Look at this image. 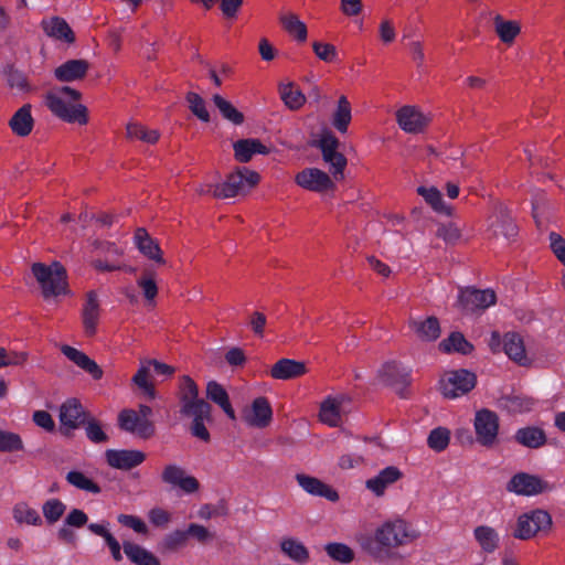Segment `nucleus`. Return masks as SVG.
Masks as SVG:
<instances>
[{
  "mask_svg": "<svg viewBox=\"0 0 565 565\" xmlns=\"http://www.w3.org/2000/svg\"><path fill=\"white\" fill-rule=\"evenodd\" d=\"M437 236L448 244H456L461 237V228L452 222L441 224L437 230Z\"/></svg>",
  "mask_w": 565,
  "mask_h": 565,
  "instance_id": "052dcab7",
  "label": "nucleus"
},
{
  "mask_svg": "<svg viewBox=\"0 0 565 565\" xmlns=\"http://www.w3.org/2000/svg\"><path fill=\"white\" fill-rule=\"evenodd\" d=\"M381 381L393 387L399 395H404V391L409 386L412 379L409 372L401 369L396 362H386L379 371Z\"/></svg>",
  "mask_w": 565,
  "mask_h": 565,
  "instance_id": "dca6fc26",
  "label": "nucleus"
},
{
  "mask_svg": "<svg viewBox=\"0 0 565 565\" xmlns=\"http://www.w3.org/2000/svg\"><path fill=\"white\" fill-rule=\"evenodd\" d=\"M32 274L41 286L44 298L68 294L66 269L58 262L49 266L43 263H34Z\"/></svg>",
  "mask_w": 565,
  "mask_h": 565,
  "instance_id": "f03ea898",
  "label": "nucleus"
},
{
  "mask_svg": "<svg viewBox=\"0 0 565 565\" xmlns=\"http://www.w3.org/2000/svg\"><path fill=\"white\" fill-rule=\"evenodd\" d=\"M243 417L249 426L258 428L267 427L273 418L270 403L264 396L255 398L250 408L244 412Z\"/></svg>",
  "mask_w": 565,
  "mask_h": 565,
  "instance_id": "a211bd4d",
  "label": "nucleus"
},
{
  "mask_svg": "<svg viewBox=\"0 0 565 565\" xmlns=\"http://www.w3.org/2000/svg\"><path fill=\"white\" fill-rule=\"evenodd\" d=\"M100 316V305L96 291L90 290L86 294V299L82 309V322L84 332L87 337L95 335Z\"/></svg>",
  "mask_w": 565,
  "mask_h": 565,
  "instance_id": "aec40b11",
  "label": "nucleus"
},
{
  "mask_svg": "<svg viewBox=\"0 0 565 565\" xmlns=\"http://www.w3.org/2000/svg\"><path fill=\"white\" fill-rule=\"evenodd\" d=\"M126 130L129 139L141 140L147 143H156L160 137L158 130L148 129L142 125L134 122L128 124Z\"/></svg>",
  "mask_w": 565,
  "mask_h": 565,
  "instance_id": "49530a36",
  "label": "nucleus"
},
{
  "mask_svg": "<svg viewBox=\"0 0 565 565\" xmlns=\"http://www.w3.org/2000/svg\"><path fill=\"white\" fill-rule=\"evenodd\" d=\"M234 157L238 162L246 163L250 161L255 153L266 154L269 152L268 148L263 145L258 139H241L234 145Z\"/></svg>",
  "mask_w": 565,
  "mask_h": 565,
  "instance_id": "7c9ffc66",
  "label": "nucleus"
},
{
  "mask_svg": "<svg viewBox=\"0 0 565 565\" xmlns=\"http://www.w3.org/2000/svg\"><path fill=\"white\" fill-rule=\"evenodd\" d=\"M514 439L518 444L532 449H537L546 444L544 430L534 426L518 429Z\"/></svg>",
  "mask_w": 565,
  "mask_h": 565,
  "instance_id": "f704fd0d",
  "label": "nucleus"
},
{
  "mask_svg": "<svg viewBox=\"0 0 565 565\" xmlns=\"http://www.w3.org/2000/svg\"><path fill=\"white\" fill-rule=\"evenodd\" d=\"M497 301L495 292L492 289H476L467 287L460 290L459 302L461 307L470 312L484 310Z\"/></svg>",
  "mask_w": 565,
  "mask_h": 565,
  "instance_id": "ddd939ff",
  "label": "nucleus"
},
{
  "mask_svg": "<svg viewBox=\"0 0 565 565\" xmlns=\"http://www.w3.org/2000/svg\"><path fill=\"white\" fill-rule=\"evenodd\" d=\"M473 535L484 553H493L500 543L498 532L488 525H479L473 530Z\"/></svg>",
  "mask_w": 565,
  "mask_h": 565,
  "instance_id": "58836bf2",
  "label": "nucleus"
},
{
  "mask_svg": "<svg viewBox=\"0 0 565 565\" xmlns=\"http://www.w3.org/2000/svg\"><path fill=\"white\" fill-rule=\"evenodd\" d=\"M507 490L509 492L529 497L550 490V486L546 481L536 476L529 475L526 472H519L508 482Z\"/></svg>",
  "mask_w": 565,
  "mask_h": 565,
  "instance_id": "f8f14e48",
  "label": "nucleus"
},
{
  "mask_svg": "<svg viewBox=\"0 0 565 565\" xmlns=\"http://www.w3.org/2000/svg\"><path fill=\"white\" fill-rule=\"evenodd\" d=\"M178 396L181 404V414L192 413V411L198 409L201 403H207L199 397V387L189 375H183L180 379Z\"/></svg>",
  "mask_w": 565,
  "mask_h": 565,
  "instance_id": "6ab92c4d",
  "label": "nucleus"
},
{
  "mask_svg": "<svg viewBox=\"0 0 565 565\" xmlns=\"http://www.w3.org/2000/svg\"><path fill=\"white\" fill-rule=\"evenodd\" d=\"M318 147L321 150L322 158L339 152V139L330 131L321 135Z\"/></svg>",
  "mask_w": 565,
  "mask_h": 565,
  "instance_id": "e2e57ef3",
  "label": "nucleus"
},
{
  "mask_svg": "<svg viewBox=\"0 0 565 565\" xmlns=\"http://www.w3.org/2000/svg\"><path fill=\"white\" fill-rule=\"evenodd\" d=\"M279 22L284 30L297 41L305 42L307 40V26L295 13L280 14Z\"/></svg>",
  "mask_w": 565,
  "mask_h": 565,
  "instance_id": "79ce46f5",
  "label": "nucleus"
},
{
  "mask_svg": "<svg viewBox=\"0 0 565 565\" xmlns=\"http://www.w3.org/2000/svg\"><path fill=\"white\" fill-rule=\"evenodd\" d=\"M398 126L408 134H420L430 122V117L415 106H403L396 111Z\"/></svg>",
  "mask_w": 565,
  "mask_h": 565,
  "instance_id": "4468645a",
  "label": "nucleus"
},
{
  "mask_svg": "<svg viewBox=\"0 0 565 565\" xmlns=\"http://www.w3.org/2000/svg\"><path fill=\"white\" fill-rule=\"evenodd\" d=\"M118 425L122 430L148 439L154 435V424L150 419L140 418L134 409H124L118 415Z\"/></svg>",
  "mask_w": 565,
  "mask_h": 565,
  "instance_id": "9b49d317",
  "label": "nucleus"
},
{
  "mask_svg": "<svg viewBox=\"0 0 565 565\" xmlns=\"http://www.w3.org/2000/svg\"><path fill=\"white\" fill-rule=\"evenodd\" d=\"M347 399L345 395H339L323 401L320 406V420L329 426H338L341 422V407Z\"/></svg>",
  "mask_w": 565,
  "mask_h": 565,
  "instance_id": "c756f323",
  "label": "nucleus"
},
{
  "mask_svg": "<svg viewBox=\"0 0 565 565\" xmlns=\"http://www.w3.org/2000/svg\"><path fill=\"white\" fill-rule=\"evenodd\" d=\"M87 438L95 444L106 443L108 436L103 430L100 423L94 417L88 416L84 423Z\"/></svg>",
  "mask_w": 565,
  "mask_h": 565,
  "instance_id": "4d7b16f0",
  "label": "nucleus"
},
{
  "mask_svg": "<svg viewBox=\"0 0 565 565\" xmlns=\"http://www.w3.org/2000/svg\"><path fill=\"white\" fill-rule=\"evenodd\" d=\"M295 182L308 191L323 193L334 189L331 177L317 168H306L298 172Z\"/></svg>",
  "mask_w": 565,
  "mask_h": 565,
  "instance_id": "9d476101",
  "label": "nucleus"
},
{
  "mask_svg": "<svg viewBox=\"0 0 565 565\" xmlns=\"http://www.w3.org/2000/svg\"><path fill=\"white\" fill-rule=\"evenodd\" d=\"M503 350L507 355L518 363L519 365H527L529 359L525 352V347L522 337L515 332H508L504 334L503 340Z\"/></svg>",
  "mask_w": 565,
  "mask_h": 565,
  "instance_id": "bb28decb",
  "label": "nucleus"
},
{
  "mask_svg": "<svg viewBox=\"0 0 565 565\" xmlns=\"http://www.w3.org/2000/svg\"><path fill=\"white\" fill-rule=\"evenodd\" d=\"M487 237L495 239L504 237L505 239L514 238L519 228L515 224L510 211L503 204L493 205L492 212L487 217Z\"/></svg>",
  "mask_w": 565,
  "mask_h": 565,
  "instance_id": "39448f33",
  "label": "nucleus"
},
{
  "mask_svg": "<svg viewBox=\"0 0 565 565\" xmlns=\"http://www.w3.org/2000/svg\"><path fill=\"white\" fill-rule=\"evenodd\" d=\"M6 75L8 85L11 88H17L20 92H25L29 89L25 75L22 72L15 70L13 66H8L6 70Z\"/></svg>",
  "mask_w": 565,
  "mask_h": 565,
  "instance_id": "680f3d73",
  "label": "nucleus"
},
{
  "mask_svg": "<svg viewBox=\"0 0 565 565\" xmlns=\"http://www.w3.org/2000/svg\"><path fill=\"white\" fill-rule=\"evenodd\" d=\"M260 177L257 172L248 168H239L231 173L226 181L216 184L213 191V198L230 199L239 194H244L249 189L258 184Z\"/></svg>",
  "mask_w": 565,
  "mask_h": 565,
  "instance_id": "7ed1b4c3",
  "label": "nucleus"
},
{
  "mask_svg": "<svg viewBox=\"0 0 565 565\" xmlns=\"http://www.w3.org/2000/svg\"><path fill=\"white\" fill-rule=\"evenodd\" d=\"M28 361V353L8 351L0 347V369L11 365H23Z\"/></svg>",
  "mask_w": 565,
  "mask_h": 565,
  "instance_id": "bf43d9fd",
  "label": "nucleus"
},
{
  "mask_svg": "<svg viewBox=\"0 0 565 565\" xmlns=\"http://www.w3.org/2000/svg\"><path fill=\"white\" fill-rule=\"evenodd\" d=\"M14 519L19 523H26L32 525H40L42 523V519L38 511L33 508H30L26 504H18L13 510Z\"/></svg>",
  "mask_w": 565,
  "mask_h": 565,
  "instance_id": "3c124183",
  "label": "nucleus"
},
{
  "mask_svg": "<svg viewBox=\"0 0 565 565\" xmlns=\"http://www.w3.org/2000/svg\"><path fill=\"white\" fill-rule=\"evenodd\" d=\"M44 32L56 40L64 41L66 43H74L75 34L68 23L58 17L51 18L47 21L42 22Z\"/></svg>",
  "mask_w": 565,
  "mask_h": 565,
  "instance_id": "2f4dec72",
  "label": "nucleus"
},
{
  "mask_svg": "<svg viewBox=\"0 0 565 565\" xmlns=\"http://www.w3.org/2000/svg\"><path fill=\"white\" fill-rule=\"evenodd\" d=\"M213 103L225 119L235 125L243 124L244 115L221 95H214Z\"/></svg>",
  "mask_w": 565,
  "mask_h": 565,
  "instance_id": "a18cd8bd",
  "label": "nucleus"
},
{
  "mask_svg": "<svg viewBox=\"0 0 565 565\" xmlns=\"http://www.w3.org/2000/svg\"><path fill=\"white\" fill-rule=\"evenodd\" d=\"M552 526V518L544 510H533L518 518L513 536L519 540H530L541 532H547Z\"/></svg>",
  "mask_w": 565,
  "mask_h": 565,
  "instance_id": "20e7f679",
  "label": "nucleus"
},
{
  "mask_svg": "<svg viewBox=\"0 0 565 565\" xmlns=\"http://www.w3.org/2000/svg\"><path fill=\"white\" fill-rule=\"evenodd\" d=\"M278 90L285 106L288 107L290 110H298L306 103V96L296 86L295 83H282L279 85Z\"/></svg>",
  "mask_w": 565,
  "mask_h": 565,
  "instance_id": "ea45409f",
  "label": "nucleus"
},
{
  "mask_svg": "<svg viewBox=\"0 0 565 565\" xmlns=\"http://www.w3.org/2000/svg\"><path fill=\"white\" fill-rule=\"evenodd\" d=\"M89 70L86 60H70L55 68V77L61 82H73L85 77Z\"/></svg>",
  "mask_w": 565,
  "mask_h": 565,
  "instance_id": "a878e982",
  "label": "nucleus"
},
{
  "mask_svg": "<svg viewBox=\"0 0 565 565\" xmlns=\"http://www.w3.org/2000/svg\"><path fill=\"white\" fill-rule=\"evenodd\" d=\"M312 49L315 54L324 62H333L337 58V49L333 44L322 43V42H313Z\"/></svg>",
  "mask_w": 565,
  "mask_h": 565,
  "instance_id": "0e129e2a",
  "label": "nucleus"
},
{
  "mask_svg": "<svg viewBox=\"0 0 565 565\" xmlns=\"http://www.w3.org/2000/svg\"><path fill=\"white\" fill-rule=\"evenodd\" d=\"M66 481L74 486L77 489L90 492V493H99L102 491L100 487L94 482L92 479L87 478L81 471H70L66 475Z\"/></svg>",
  "mask_w": 565,
  "mask_h": 565,
  "instance_id": "de8ad7c7",
  "label": "nucleus"
},
{
  "mask_svg": "<svg viewBox=\"0 0 565 565\" xmlns=\"http://www.w3.org/2000/svg\"><path fill=\"white\" fill-rule=\"evenodd\" d=\"M88 416L78 399H67L60 408V431L65 436L71 435L73 430L84 425Z\"/></svg>",
  "mask_w": 565,
  "mask_h": 565,
  "instance_id": "1a4fd4ad",
  "label": "nucleus"
},
{
  "mask_svg": "<svg viewBox=\"0 0 565 565\" xmlns=\"http://www.w3.org/2000/svg\"><path fill=\"white\" fill-rule=\"evenodd\" d=\"M62 95L72 100H78L81 93L68 86L62 87L58 92H49L45 95V105L57 118L67 122L86 125L88 121L87 108L82 104L70 105Z\"/></svg>",
  "mask_w": 565,
  "mask_h": 565,
  "instance_id": "f257e3e1",
  "label": "nucleus"
},
{
  "mask_svg": "<svg viewBox=\"0 0 565 565\" xmlns=\"http://www.w3.org/2000/svg\"><path fill=\"white\" fill-rule=\"evenodd\" d=\"M296 480L306 492L312 495L326 498L331 502L339 500L338 492L316 477H311L305 473H297Z\"/></svg>",
  "mask_w": 565,
  "mask_h": 565,
  "instance_id": "412c9836",
  "label": "nucleus"
},
{
  "mask_svg": "<svg viewBox=\"0 0 565 565\" xmlns=\"http://www.w3.org/2000/svg\"><path fill=\"white\" fill-rule=\"evenodd\" d=\"M450 439V433L447 428L438 427L430 431L427 444L435 451H443L447 448Z\"/></svg>",
  "mask_w": 565,
  "mask_h": 565,
  "instance_id": "603ef678",
  "label": "nucleus"
},
{
  "mask_svg": "<svg viewBox=\"0 0 565 565\" xmlns=\"http://www.w3.org/2000/svg\"><path fill=\"white\" fill-rule=\"evenodd\" d=\"M122 548L126 556L136 565H160L154 554L138 544L125 542Z\"/></svg>",
  "mask_w": 565,
  "mask_h": 565,
  "instance_id": "c9c22d12",
  "label": "nucleus"
},
{
  "mask_svg": "<svg viewBox=\"0 0 565 565\" xmlns=\"http://www.w3.org/2000/svg\"><path fill=\"white\" fill-rule=\"evenodd\" d=\"M438 347L444 353L458 352L467 355L473 351V345L466 340L463 334L460 332L450 333L449 337L444 339Z\"/></svg>",
  "mask_w": 565,
  "mask_h": 565,
  "instance_id": "a19ab883",
  "label": "nucleus"
},
{
  "mask_svg": "<svg viewBox=\"0 0 565 565\" xmlns=\"http://www.w3.org/2000/svg\"><path fill=\"white\" fill-rule=\"evenodd\" d=\"M477 377L467 370L447 372L440 380V390L445 397L456 398L476 386Z\"/></svg>",
  "mask_w": 565,
  "mask_h": 565,
  "instance_id": "0eeeda50",
  "label": "nucleus"
},
{
  "mask_svg": "<svg viewBox=\"0 0 565 565\" xmlns=\"http://www.w3.org/2000/svg\"><path fill=\"white\" fill-rule=\"evenodd\" d=\"M307 372L303 362L280 359L270 369V376L275 380H291L302 376Z\"/></svg>",
  "mask_w": 565,
  "mask_h": 565,
  "instance_id": "393cba45",
  "label": "nucleus"
},
{
  "mask_svg": "<svg viewBox=\"0 0 565 565\" xmlns=\"http://www.w3.org/2000/svg\"><path fill=\"white\" fill-rule=\"evenodd\" d=\"M164 483L179 487L185 493H194L200 489V482L193 476H188L185 470L177 465H167L161 473Z\"/></svg>",
  "mask_w": 565,
  "mask_h": 565,
  "instance_id": "2eb2a0df",
  "label": "nucleus"
},
{
  "mask_svg": "<svg viewBox=\"0 0 565 565\" xmlns=\"http://www.w3.org/2000/svg\"><path fill=\"white\" fill-rule=\"evenodd\" d=\"M105 458L107 463L115 469L130 470L145 461L146 454L132 449H108L105 452Z\"/></svg>",
  "mask_w": 565,
  "mask_h": 565,
  "instance_id": "f3484780",
  "label": "nucleus"
},
{
  "mask_svg": "<svg viewBox=\"0 0 565 565\" xmlns=\"http://www.w3.org/2000/svg\"><path fill=\"white\" fill-rule=\"evenodd\" d=\"M494 31L500 41L507 45H512L516 36L521 33V24L514 20H504L502 15L497 14L493 19Z\"/></svg>",
  "mask_w": 565,
  "mask_h": 565,
  "instance_id": "473e14b6",
  "label": "nucleus"
},
{
  "mask_svg": "<svg viewBox=\"0 0 565 565\" xmlns=\"http://www.w3.org/2000/svg\"><path fill=\"white\" fill-rule=\"evenodd\" d=\"M31 109L32 106L30 104H25L19 108L9 120V126L14 135L19 137H26L31 134L34 126Z\"/></svg>",
  "mask_w": 565,
  "mask_h": 565,
  "instance_id": "cd10ccee",
  "label": "nucleus"
},
{
  "mask_svg": "<svg viewBox=\"0 0 565 565\" xmlns=\"http://www.w3.org/2000/svg\"><path fill=\"white\" fill-rule=\"evenodd\" d=\"M66 510V505L60 499H50L42 507L43 515L49 524L56 523Z\"/></svg>",
  "mask_w": 565,
  "mask_h": 565,
  "instance_id": "8fccbe9b",
  "label": "nucleus"
},
{
  "mask_svg": "<svg viewBox=\"0 0 565 565\" xmlns=\"http://www.w3.org/2000/svg\"><path fill=\"white\" fill-rule=\"evenodd\" d=\"M211 411L212 407L209 403H201L198 409L192 411V413L182 414L183 416L192 417L191 434L204 443H209L211 439L210 433L204 425L205 422L212 419Z\"/></svg>",
  "mask_w": 565,
  "mask_h": 565,
  "instance_id": "4be33fe9",
  "label": "nucleus"
},
{
  "mask_svg": "<svg viewBox=\"0 0 565 565\" xmlns=\"http://www.w3.org/2000/svg\"><path fill=\"white\" fill-rule=\"evenodd\" d=\"M137 285L141 289L147 301L150 303L154 302V299L158 295V286L152 274H143L137 280Z\"/></svg>",
  "mask_w": 565,
  "mask_h": 565,
  "instance_id": "13d9d810",
  "label": "nucleus"
},
{
  "mask_svg": "<svg viewBox=\"0 0 565 565\" xmlns=\"http://www.w3.org/2000/svg\"><path fill=\"white\" fill-rule=\"evenodd\" d=\"M475 430L477 441L484 447H492L499 433V417L498 415L483 408L477 412L475 417Z\"/></svg>",
  "mask_w": 565,
  "mask_h": 565,
  "instance_id": "6e6552de",
  "label": "nucleus"
},
{
  "mask_svg": "<svg viewBox=\"0 0 565 565\" xmlns=\"http://www.w3.org/2000/svg\"><path fill=\"white\" fill-rule=\"evenodd\" d=\"M188 537L186 531L177 530L166 536L164 546L170 551H174L183 546L186 543Z\"/></svg>",
  "mask_w": 565,
  "mask_h": 565,
  "instance_id": "774afa93",
  "label": "nucleus"
},
{
  "mask_svg": "<svg viewBox=\"0 0 565 565\" xmlns=\"http://www.w3.org/2000/svg\"><path fill=\"white\" fill-rule=\"evenodd\" d=\"M186 102L193 115L204 122L210 121V114L206 109L205 102L199 94L189 92L186 94Z\"/></svg>",
  "mask_w": 565,
  "mask_h": 565,
  "instance_id": "864d4df0",
  "label": "nucleus"
},
{
  "mask_svg": "<svg viewBox=\"0 0 565 565\" xmlns=\"http://www.w3.org/2000/svg\"><path fill=\"white\" fill-rule=\"evenodd\" d=\"M352 120V108L348 98L342 95L338 99L337 108L332 115V125L341 134L348 131Z\"/></svg>",
  "mask_w": 565,
  "mask_h": 565,
  "instance_id": "4c0bfd02",
  "label": "nucleus"
},
{
  "mask_svg": "<svg viewBox=\"0 0 565 565\" xmlns=\"http://www.w3.org/2000/svg\"><path fill=\"white\" fill-rule=\"evenodd\" d=\"M186 532L188 536L194 537L201 544H205L214 539L213 533H211L205 526L198 523H191L188 526Z\"/></svg>",
  "mask_w": 565,
  "mask_h": 565,
  "instance_id": "338daca9",
  "label": "nucleus"
},
{
  "mask_svg": "<svg viewBox=\"0 0 565 565\" xmlns=\"http://www.w3.org/2000/svg\"><path fill=\"white\" fill-rule=\"evenodd\" d=\"M135 242L140 253L143 254L146 257L159 264H164V259L162 258V252L158 243H156L150 237L146 228L139 227L136 230Z\"/></svg>",
  "mask_w": 565,
  "mask_h": 565,
  "instance_id": "c85d7f7f",
  "label": "nucleus"
},
{
  "mask_svg": "<svg viewBox=\"0 0 565 565\" xmlns=\"http://www.w3.org/2000/svg\"><path fill=\"white\" fill-rule=\"evenodd\" d=\"M409 327L422 341L431 342L440 335L439 321L434 316L428 317L424 321L411 320Z\"/></svg>",
  "mask_w": 565,
  "mask_h": 565,
  "instance_id": "72a5a7b5",
  "label": "nucleus"
},
{
  "mask_svg": "<svg viewBox=\"0 0 565 565\" xmlns=\"http://www.w3.org/2000/svg\"><path fill=\"white\" fill-rule=\"evenodd\" d=\"M548 238L553 254L565 266V238L556 232H551Z\"/></svg>",
  "mask_w": 565,
  "mask_h": 565,
  "instance_id": "69168bd1",
  "label": "nucleus"
},
{
  "mask_svg": "<svg viewBox=\"0 0 565 565\" xmlns=\"http://www.w3.org/2000/svg\"><path fill=\"white\" fill-rule=\"evenodd\" d=\"M417 193L425 199V201L436 211L439 213H444L446 215H451L452 209L448 206L443 198L439 190L435 186L431 188H425L419 186L417 188Z\"/></svg>",
  "mask_w": 565,
  "mask_h": 565,
  "instance_id": "37998d69",
  "label": "nucleus"
},
{
  "mask_svg": "<svg viewBox=\"0 0 565 565\" xmlns=\"http://www.w3.org/2000/svg\"><path fill=\"white\" fill-rule=\"evenodd\" d=\"M402 477L403 472L397 467L390 466L381 470L375 477L366 480V488L380 497L384 494L388 486L397 482Z\"/></svg>",
  "mask_w": 565,
  "mask_h": 565,
  "instance_id": "b1692460",
  "label": "nucleus"
},
{
  "mask_svg": "<svg viewBox=\"0 0 565 565\" xmlns=\"http://www.w3.org/2000/svg\"><path fill=\"white\" fill-rule=\"evenodd\" d=\"M327 554L340 563H351L354 559V552L343 543H329L326 545Z\"/></svg>",
  "mask_w": 565,
  "mask_h": 565,
  "instance_id": "09e8293b",
  "label": "nucleus"
},
{
  "mask_svg": "<svg viewBox=\"0 0 565 565\" xmlns=\"http://www.w3.org/2000/svg\"><path fill=\"white\" fill-rule=\"evenodd\" d=\"M409 535L405 522H386L379 527L374 534V543H376L379 547L373 548L370 546V551L372 554L379 555L382 547L394 548L407 543Z\"/></svg>",
  "mask_w": 565,
  "mask_h": 565,
  "instance_id": "423d86ee",
  "label": "nucleus"
},
{
  "mask_svg": "<svg viewBox=\"0 0 565 565\" xmlns=\"http://www.w3.org/2000/svg\"><path fill=\"white\" fill-rule=\"evenodd\" d=\"M282 552L292 561L303 564L309 559V552L307 547L295 539H285L281 544Z\"/></svg>",
  "mask_w": 565,
  "mask_h": 565,
  "instance_id": "c03bdc74",
  "label": "nucleus"
},
{
  "mask_svg": "<svg viewBox=\"0 0 565 565\" xmlns=\"http://www.w3.org/2000/svg\"><path fill=\"white\" fill-rule=\"evenodd\" d=\"M323 160L329 164V170L332 178L335 181L343 180L344 178V169L347 167V158L341 152H337L333 154H329L323 158Z\"/></svg>",
  "mask_w": 565,
  "mask_h": 565,
  "instance_id": "5fc2aeb1",
  "label": "nucleus"
},
{
  "mask_svg": "<svg viewBox=\"0 0 565 565\" xmlns=\"http://www.w3.org/2000/svg\"><path fill=\"white\" fill-rule=\"evenodd\" d=\"M206 396L217 404L230 418L235 419V412L231 405L228 394L221 384L215 381L209 382L206 386Z\"/></svg>",
  "mask_w": 565,
  "mask_h": 565,
  "instance_id": "e433bc0d",
  "label": "nucleus"
},
{
  "mask_svg": "<svg viewBox=\"0 0 565 565\" xmlns=\"http://www.w3.org/2000/svg\"><path fill=\"white\" fill-rule=\"evenodd\" d=\"M20 450H23L21 437L15 433L0 430V451L13 452Z\"/></svg>",
  "mask_w": 565,
  "mask_h": 565,
  "instance_id": "6e6d98bb",
  "label": "nucleus"
},
{
  "mask_svg": "<svg viewBox=\"0 0 565 565\" xmlns=\"http://www.w3.org/2000/svg\"><path fill=\"white\" fill-rule=\"evenodd\" d=\"M61 351L68 360L88 373L94 380H100L103 377L104 372L102 367L84 352L70 345H63Z\"/></svg>",
  "mask_w": 565,
  "mask_h": 565,
  "instance_id": "5701e85b",
  "label": "nucleus"
}]
</instances>
